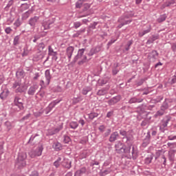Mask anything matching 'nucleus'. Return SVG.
<instances>
[{
    "mask_svg": "<svg viewBox=\"0 0 176 176\" xmlns=\"http://www.w3.org/2000/svg\"><path fill=\"white\" fill-rule=\"evenodd\" d=\"M174 5H176V1L175 0H170V1H166L164 4H163V8H171V6H174Z\"/></svg>",
    "mask_w": 176,
    "mask_h": 176,
    "instance_id": "5701e85b",
    "label": "nucleus"
},
{
    "mask_svg": "<svg viewBox=\"0 0 176 176\" xmlns=\"http://www.w3.org/2000/svg\"><path fill=\"white\" fill-rule=\"evenodd\" d=\"M60 101V100H56L52 102L49 104V106L47 107V109H46V114L47 115V113H48L49 112H50V111H52V109H53V108H54V107H56V104H59Z\"/></svg>",
    "mask_w": 176,
    "mask_h": 176,
    "instance_id": "6ab92c4d",
    "label": "nucleus"
},
{
    "mask_svg": "<svg viewBox=\"0 0 176 176\" xmlns=\"http://www.w3.org/2000/svg\"><path fill=\"white\" fill-rule=\"evenodd\" d=\"M151 31H152V27L151 26V25H149L148 26H147L146 30L139 32L138 36L140 38H142V36H144V35H146V34H149V32H151Z\"/></svg>",
    "mask_w": 176,
    "mask_h": 176,
    "instance_id": "aec40b11",
    "label": "nucleus"
},
{
    "mask_svg": "<svg viewBox=\"0 0 176 176\" xmlns=\"http://www.w3.org/2000/svg\"><path fill=\"white\" fill-rule=\"evenodd\" d=\"M82 0H78L76 3V8H77V9H80L82 8Z\"/></svg>",
    "mask_w": 176,
    "mask_h": 176,
    "instance_id": "6e6d98bb",
    "label": "nucleus"
},
{
    "mask_svg": "<svg viewBox=\"0 0 176 176\" xmlns=\"http://www.w3.org/2000/svg\"><path fill=\"white\" fill-rule=\"evenodd\" d=\"M97 24H98V22H94L93 23H91L89 25V28H91V30H96V27H97Z\"/></svg>",
    "mask_w": 176,
    "mask_h": 176,
    "instance_id": "052dcab7",
    "label": "nucleus"
},
{
    "mask_svg": "<svg viewBox=\"0 0 176 176\" xmlns=\"http://www.w3.org/2000/svg\"><path fill=\"white\" fill-rule=\"evenodd\" d=\"M20 38H21V35H17L14 38L13 45L14 46H17V45H20Z\"/></svg>",
    "mask_w": 176,
    "mask_h": 176,
    "instance_id": "c9c22d12",
    "label": "nucleus"
},
{
    "mask_svg": "<svg viewBox=\"0 0 176 176\" xmlns=\"http://www.w3.org/2000/svg\"><path fill=\"white\" fill-rule=\"evenodd\" d=\"M82 25V23L80 21L74 22V28L77 29L79 28Z\"/></svg>",
    "mask_w": 176,
    "mask_h": 176,
    "instance_id": "0e129e2a",
    "label": "nucleus"
},
{
    "mask_svg": "<svg viewBox=\"0 0 176 176\" xmlns=\"http://www.w3.org/2000/svg\"><path fill=\"white\" fill-rule=\"evenodd\" d=\"M27 159V153H20L18 155V161L16 163V166H18L19 168L25 167L26 163L25 160Z\"/></svg>",
    "mask_w": 176,
    "mask_h": 176,
    "instance_id": "f257e3e1",
    "label": "nucleus"
},
{
    "mask_svg": "<svg viewBox=\"0 0 176 176\" xmlns=\"http://www.w3.org/2000/svg\"><path fill=\"white\" fill-rule=\"evenodd\" d=\"M45 76L47 80V84L50 85V80L52 79V75L50 74V69H47L45 72Z\"/></svg>",
    "mask_w": 176,
    "mask_h": 176,
    "instance_id": "bb28decb",
    "label": "nucleus"
},
{
    "mask_svg": "<svg viewBox=\"0 0 176 176\" xmlns=\"http://www.w3.org/2000/svg\"><path fill=\"white\" fill-rule=\"evenodd\" d=\"M13 0H10L8 1V3L7 4V6L5 8L6 10H9V8H10V6H12V5H13Z\"/></svg>",
    "mask_w": 176,
    "mask_h": 176,
    "instance_id": "4d7b16f0",
    "label": "nucleus"
},
{
    "mask_svg": "<svg viewBox=\"0 0 176 176\" xmlns=\"http://www.w3.org/2000/svg\"><path fill=\"white\" fill-rule=\"evenodd\" d=\"M120 135H122L123 137V140L126 138V142H129L130 141H133L134 137L133 136V134H131V132L130 131H126L124 129H122L119 131Z\"/></svg>",
    "mask_w": 176,
    "mask_h": 176,
    "instance_id": "20e7f679",
    "label": "nucleus"
},
{
    "mask_svg": "<svg viewBox=\"0 0 176 176\" xmlns=\"http://www.w3.org/2000/svg\"><path fill=\"white\" fill-rule=\"evenodd\" d=\"M157 57H159V53L156 50H153L151 52L149 53V60L152 61V63H155L156 60H157Z\"/></svg>",
    "mask_w": 176,
    "mask_h": 176,
    "instance_id": "9b49d317",
    "label": "nucleus"
},
{
    "mask_svg": "<svg viewBox=\"0 0 176 176\" xmlns=\"http://www.w3.org/2000/svg\"><path fill=\"white\" fill-rule=\"evenodd\" d=\"M96 53H97V51H96V49L92 48L91 49L90 52L88 53V56H94V54H96Z\"/></svg>",
    "mask_w": 176,
    "mask_h": 176,
    "instance_id": "13d9d810",
    "label": "nucleus"
},
{
    "mask_svg": "<svg viewBox=\"0 0 176 176\" xmlns=\"http://www.w3.org/2000/svg\"><path fill=\"white\" fill-rule=\"evenodd\" d=\"M124 16L129 20V19H131V17H134V14L131 12H125L124 14Z\"/></svg>",
    "mask_w": 176,
    "mask_h": 176,
    "instance_id": "49530a36",
    "label": "nucleus"
},
{
    "mask_svg": "<svg viewBox=\"0 0 176 176\" xmlns=\"http://www.w3.org/2000/svg\"><path fill=\"white\" fill-rule=\"evenodd\" d=\"M86 32V29H81L78 31H77L76 33H75L74 35H73V38H78V36H79V35H81L82 34H83V32Z\"/></svg>",
    "mask_w": 176,
    "mask_h": 176,
    "instance_id": "a19ab883",
    "label": "nucleus"
},
{
    "mask_svg": "<svg viewBox=\"0 0 176 176\" xmlns=\"http://www.w3.org/2000/svg\"><path fill=\"white\" fill-rule=\"evenodd\" d=\"M119 138V133L118 131L113 132L109 138V142H115Z\"/></svg>",
    "mask_w": 176,
    "mask_h": 176,
    "instance_id": "a211bd4d",
    "label": "nucleus"
},
{
    "mask_svg": "<svg viewBox=\"0 0 176 176\" xmlns=\"http://www.w3.org/2000/svg\"><path fill=\"white\" fill-rule=\"evenodd\" d=\"M155 155L153 154L148 155L145 159H144V164H151L152 163V160H153V157Z\"/></svg>",
    "mask_w": 176,
    "mask_h": 176,
    "instance_id": "a878e982",
    "label": "nucleus"
},
{
    "mask_svg": "<svg viewBox=\"0 0 176 176\" xmlns=\"http://www.w3.org/2000/svg\"><path fill=\"white\" fill-rule=\"evenodd\" d=\"M25 75V73L24 72V70L19 69L16 72V78H24V76Z\"/></svg>",
    "mask_w": 176,
    "mask_h": 176,
    "instance_id": "2f4dec72",
    "label": "nucleus"
},
{
    "mask_svg": "<svg viewBox=\"0 0 176 176\" xmlns=\"http://www.w3.org/2000/svg\"><path fill=\"white\" fill-rule=\"evenodd\" d=\"M74 50H75V47L72 46H69L66 49V56L68 58L69 62L71 61V58H72V54H74Z\"/></svg>",
    "mask_w": 176,
    "mask_h": 176,
    "instance_id": "4468645a",
    "label": "nucleus"
},
{
    "mask_svg": "<svg viewBox=\"0 0 176 176\" xmlns=\"http://www.w3.org/2000/svg\"><path fill=\"white\" fill-rule=\"evenodd\" d=\"M174 157H175V154L174 152H169L168 153V159L170 162L174 161Z\"/></svg>",
    "mask_w": 176,
    "mask_h": 176,
    "instance_id": "3c124183",
    "label": "nucleus"
},
{
    "mask_svg": "<svg viewBox=\"0 0 176 176\" xmlns=\"http://www.w3.org/2000/svg\"><path fill=\"white\" fill-rule=\"evenodd\" d=\"M14 25L15 27H20V25H21V21H20V19H17L16 21H15V22L14 23Z\"/></svg>",
    "mask_w": 176,
    "mask_h": 176,
    "instance_id": "69168bd1",
    "label": "nucleus"
},
{
    "mask_svg": "<svg viewBox=\"0 0 176 176\" xmlns=\"http://www.w3.org/2000/svg\"><path fill=\"white\" fill-rule=\"evenodd\" d=\"M12 31H13V30H12L10 27H8L5 29V32L8 34H11Z\"/></svg>",
    "mask_w": 176,
    "mask_h": 176,
    "instance_id": "774afa93",
    "label": "nucleus"
},
{
    "mask_svg": "<svg viewBox=\"0 0 176 176\" xmlns=\"http://www.w3.org/2000/svg\"><path fill=\"white\" fill-rule=\"evenodd\" d=\"M39 21V16H33L29 19L28 24L32 27V28H35V25H36V23Z\"/></svg>",
    "mask_w": 176,
    "mask_h": 176,
    "instance_id": "2eb2a0df",
    "label": "nucleus"
},
{
    "mask_svg": "<svg viewBox=\"0 0 176 176\" xmlns=\"http://www.w3.org/2000/svg\"><path fill=\"white\" fill-rule=\"evenodd\" d=\"M105 94H107V90H105L104 89H100L97 92L98 96H105Z\"/></svg>",
    "mask_w": 176,
    "mask_h": 176,
    "instance_id": "09e8293b",
    "label": "nucleus"
},
{
    "mask_svg": "<svg viewBox=\"0 0 176 176\" xmlns=\"http://www.w3.org/2000/svg\"><path fill=\"white\" fill-rule=\"evenodd\" d=\"M63 142L64 144H69L71 142V138L69 136L65 135H63Z\"/></svg>",
    "mask_w": 176,
    "mask_h": 176,
    "instance_id": "37998d69",
    "label": "nucleus"
},
{
    "mask_svg": "<svg viewBox=\"0 0 176 176\" xmlns=\"http://www.w3.org/2000/svg\"><path fill=\"white\" fill-rule=\"evenodd\" d=\"M72 164V162H71V160H65V161L63 162V167H65V168L69 169V168H71V167H72V165H71Z\"/></svg>",
    "mask_w": 176,
    "mask_h": 176,
    "instance_id": "7c9ffc66",
    "label": "nucleus"
},
{
    "mask_svg": "<svg viewBox=\"0 0 176 176\" xmlns=\"http://www.w3.org/2000/svg\"><path fill=\"white\" fill-rule=\"evenodd\" d=\"M120 100H122V96L120 95H118V96H114L112 98L109 99L107 101V103L110 106L115 105V104H118V102H119V101H120Z\"/></svg>",
    "mask_w": 176,
    "mask_h": 176,
    "instance_id": "6e6552de",
    "label": "nucleus"
},
{
    "mask_svg": "<svg viewBox=\"0 0 176 176\" xmlns=\"http://www.w3.org/2000/svg\"><path fill=\"white\" fill-rule=\"evenodd\" d=\"M98 116V113H91L88 114V118L90 120H93L94 118H97Z\"/></svg>",
    "mask_w": 176,
    "mask_h": 176,
    "instance_id": "a18cd8bd",
    "label": "nucleus"
},
{
    "mask_svg": "<svg viewBox=\"0 0 176 176\" xmlns=\"http://www.w3.org/2000/svg\"><path fill=\"white\" fill-rule=\"evenodd\" d=\"M133 20L128 19L124 15H122V16L119 17L118 19V22L120 23V24L118 25V28H122L123 25H127V24H130Z\"/></svg>",
    "mask_w": 176,
    "mask_h": 176,
    "instance_id": "39448f33",
    "label": "nucleus"
},
{
    "mask_svg": "<svg viewBox=\"0 0 176 176\" xmlns=\"http://www.w3.org/2000/svg\"><path fill=\"white\" fill-rule=\"evenodd\" d=\"M144 99L142 98H137L136 97H133L129 100V104H135L137 102H142Z\"/></svg>",
    "mask_w": 176,
    "mask_h": 176,
    "instance_id": "393cba45",
    "label": "nucleus"
},
{
    "mask_svg": "<svg viewBox=\"0 0 176 176\" xmlns=\"http://www.w3.org/2000/svg\"><path fill=\"white\" fill-rule=\"evenodd\" d=\"M39 96V97H41V98H43V97H45V92L43 91H38L36 95V97H38Z\"/></svg>",
    "mask_w": 176,
    "mask_h": 176,
    "instance_id": "e2e57ef3",
    "label": "nucleus"
},
{
    "mask_svg": "<svg viewBox=\"0 0 176 176\" xmlns=\"http://www.w3.org/2000/svg\"><path fill=\"white\" fill-rule=\"evenodd\" d=\"M80 58H82V57L77 54V55L75 56L73 61L72 62V64H75V63H76V61H78V60H79Z\"/></svg>",
    "mask_w": 176,
    "mask_h": 176,
    "instance_id": "bf43d9fd",
    "label": "nucleus"
},
{
    "mask_svg": "<svg viewBox=\"0 0 176 176\" xmlns=\"http://www.w3.org/2000/svg\"><path fill=\"white\" fill-rule=\"evenodd\" d=\"M32 10H29L25 13H23L22 14V20H27L30 17V15L32 14Z\"/></svg>",
    "mask_w": 176,
    "mask_h": 176,
    "instance_id": "c756f323",
    "label": "nucleus"
},
{
    "mask_svg": "<svg viewBox=\"0 0 176 176\" xmlns=\"http://www.w3.org/2000/svg\"><path fill=\"white\" fill-rule=\"evenodd\" d=\"M30 6H31V4H28L27 3L21 4V12H24L25 10L30 9Z\"/></svg>",
    "mask_w": 176,
    "mask_h": 176,
    "instance_id": "4c0bfd02",
    "label": "nucleus"
},
{
    "mask_svg": "<svg viewBox=\"0 0 176 176\" xmlns=\"http://www.w3.org/2000/svg\"><path fill=\"white\" fill-rule=\"evenodd\" d=\"M131 157L133 160H137L138 157V149L134 146H132Z\"/></svg>",
    "mask_w": 176,
    "mask_h": 176,
    "instance_id": "412c9836",
    "label": "nucleus"
},
{
    "mask_svg": "<svg viewBox=\"0 0 176 176\" xmlns=\"http://www.w3.org/2000/svg\"><path fill=\"white\" fill-rule=\"evenodd\" d=\"M87 175V169L86 167H82L80 169H78L76 173V176H83Z\"/></svg>",
    "mask_w": 176,
    "mask_h": 176,
    "instance_id": "f3484780",
    "label": "nucleus"
},
{
    "mask_svg": "<svg viewBox=\"0 0 176 176\" xmlns=\"http://www.w3.org/2000/svg\"><path fill=\"white\" fill-rule=\"evenodd\" d=\"M170 102H173V101H171L170 99L166 98L161 106L162 111H166L168 109V107H170L169 104H170Z\"/></svg>",
    "mask_w": 176,
    "mask_h": 176,
    "instance_id": "dca6fc26",
    "label": "nucleus"
},
{
    "mask_svg": "<svg viewBox=\"0 0 176 176\" xmlns=\"http://www.w3.org/2000/svg\"><path fill=\"white\" fill-rule=\"evenodd\" d=\"M171 49L173 53H176V42L171 44Z\"/></svg>",
    "mask_w": 176,
    "mask_h": 176,
    "instance_id": "338daca9",
    "label": "nucleus"
},
{
    "mask_svg": "<svg viewBox=\"0 0 176 176\" xmlns=\"http://www.w3.org/2000/svg\"><path fill=\"white\" fill-rule=\"evenodd\" d=\"M44 49H45V43H40L38 45V50H39L40 52H42V50H43Z\"/></svg>",
    "mask_w": 176,
    "mask_h": 176,
    "instance_id": "5fc2aeb1",
    "label": "nucleus"
},
{
    "mask_svg": "<svg viewBox=\"0 0 176 176\" xmlns=\"http://www.w3.org/2000/svg\"><path fill=\"white\" fill-rule=\"evenodd\" d=\"M48 56H51L52 57V60L54 61L58 60V56H58V53L54 51V49H53L52 45L48 46Z\"/></svg>",
    "mask_w": 176,
    "mask_h": 176,
    "instance_id": "0eeeda50",
    "label": "nucleus"
},
{
    "mask_svg": "<svg viewBox=\"0 0 176 176\" xmlns=\"http://www.w3.org/2000/svg\"><path fill=\"white\" fill-rule=\"evenodd\" d=\"M166 19H167V15L164 14L160 16V17L157 19V23H163V21H166Z\"/></svg>",
    "mask_w": 176,
    "mask_h": 176,
    "instance_id": "58836bf2",
    "label": "nucleus"
},
{
    "mask_svg": "<svg viewBox=\"0 0 176 176\" xmlns=\"http://www.w3.org/2000/svg\"><path fill=\"white\" fill-rule=\"evenodd\" d=\"M63 130V124H60L56 128H53L48 130V135H54V134H57V133Z\"/></svg>",
    "mask_w": 176,
    "mask_h": 176,
    "instance_id": "1a4fd4ad",
    "label": "nucleus"
},
{
    "mask_svg": "<svg viewBox=\"0 0 176 176\" xmlns=\"http://www.w3.org/2000/svg\"><path fill=\"white\" fill-rule=\"evenodd\" d=\"M14 105L17 107L18 111L24 109V99L21 98L19 95H15L14 98Z\"/></svg>",
    "mask_w": 176,
    "mask_h": 176,
    "instance_id": "f03ea898",
    "label": "nucleus"
},
{
    "mask_svg": "<svg viewBox=\"0 0 176 176\" xmlns=\"http://www.w3.org/2000/svg\"><path fill=\"white\" fill-rule=\"evenodd\" d=\"M5 126L8 131L12 130V129L13 128V126H12V122L9 121H6L5 122Z\"/></svg>",
    "mask_w": 176,
    "mask_h": 176,
    "instance_id": "de8ad7c7",
    "label": "nucleus"
},
{
    "mask_svg": "<svg viewBox=\"0 0 176 176\" xmlns=\"http://www.w3.org/2000/svg\"><path fill=\"white\" fill-rule=\"evenodd\" d=\"M69 126L70 129H72L73 130H76L78 127L79 126V124H78L77 122L72 121L69 122Z\"/></svg>",
    "mask_w": 176,
    "mask_h": 176,
    "instance_id": "473e14b6",
    "label": "nucleus"
},
{
    "mask_svg": "<svg viewBox=\"0 0 176 176\" xmlns=\"http://www.w3.org/2000/svg\"><path fill=\"white\" fill-rule=\"evenodd\" d=\"M85 50H86V49H85V48H82V49L78 50L77 54H78L80 57H82V56H83V54H85Z\"/></svg>",
    "mask_w": 176,
    "mask_h": 176,
    "instance_id": "864d4df0",
    "label": "nucleus"
},
{
    "mask_svg": "<svg viewBox=\"0 0 176 176\" xmlns=\"http://www.w3.org/2000/svg\"><path fill=\"white\" fill-rule=\"evenodd\" d=\"M159 38V34H153L151 37H149L148 40L146 41V45H151V43H153L155 41H157Z\"/></svg>",
    "mask_w": 176,
    "mask_h": 176,
    "instance_id": "4be33fe9",
    "label": "nucleus"
},
{
    "mask_svg": "<svg viewBox=\"0 0 176 176\" xmlns=\"http://www.w3.org/2000/svg\"><path fill=\"white\" fill-rule=\"evenodd\" d=\"M91 87H85L82 90V94H83V96H86L87 93L91 91Z\"/></svg>",
    "mask_w": 176,
    "mask_h": 176,
    "instance_id": "e433bc0d",
    "label": "nucleus"
},
{
    "mask_svg": "<svg viewBox=\"0 0 176 176\" xmlns=\"http://www.w3.org/2000/svg\"><path fill=\"white\" fill-rule=\"evenodd\" d=\"M131 149V146H126V145H123L120 147L116 152L119 155H129L130 153V151Z\"/></svg>",
    "mask_w": 176,
    "mask_h": 176,
    "instance_id": "423d86ee",
    "label": "nucleus"
},
{
    "mask_svg": "<svg viewBox=\"0 0 176 176\" xmlns=\"http://www.w3.org/2000/svg\"><path fill=\"white\" fill-rule=\"evenodd\" d=\"M38 135H38V133H36V135H32L31 137H30V140H29V141H28V144H34V140H35V138L36 137H38Z\"/></svg>",
    "mask_w": 176,
    "mask_h": 176,
    "instance_id": "603ef678",
    "label": "nucleus"
},
{
    "mask_svg": "<svg viewBox=\"0 0 176 176\" xmlns=\"http://www.w3.org/2000/svg\"><path fill=\"white\" fill-rule=\"evenodd\" d=\"M38 89L39 86L38 85H33L28 90V96H34L35 93H36V90H38Z\"/></svg>",
    "mask_w": 176,
    "mask_h": 176,
    "instance_id": "f8f14e48",
    "label": "nucleus"
},
{
    "mask_svg": "<svg viewBox=\"0 0 176 176\" xmlns=\"http://www.w3.org/2000/svg\"><path fill=\"white\" fill-rule=\"evenodd\" d=\"M42 115H43V110L37 111L34 113L36 118H39V116H42Z\"/></svg>",
    "mask_w": 176,
    "mask_h": 176,
    "instance_id": "680f3d73",
    "label": "nucleus"
},
{
    "mask_svg": "<svg viewBox=\"0 0 176 176\" xmlns=\"http://www.w3.org/2000/svg\"><path fill=\"white\" fill-rule=\"evenodd\" d=\"M150 143H151V132L148 131L145 138L143 140L142 146L143 148H146V146H148V145H149Z\"/></svg>",
    "mask_w": 176,
    "mask_h": 176,
    "instance_id": "9d476101",
    "label": "nucleus"
},
{
    "mask_svg": "<svg viewBox=\"0 0 176 176\" xmlns=\"http://www.w3.org/2000/svg\"><path fill=\"white\" fill-rule=\"evenodd\" d=\"M171 121V116H166L162 120L161 122L167 127L168 122Z\"/></svg>",
    "mask_w": 176,
    "mask_h": 176,
    "instance_id": "b1692460",
    "label": "nucleus"
},
{
    "mask_svg": "<svg viewBox=\"0 0 176 176\" xmlns=\"http://www.w3.org/2000/svg\"><path fill=\"white\" fill-rule=\"evenodd\" d=\"M42 152H43V145L39 144L36 149L32 150L29 155L32 159L34 157L42 156Z\"/></svg>",
    "mask_w": 176,
    "mask_h": 176,
    "instance_id": "7ed1b4c3",
    "label": "nucleus"
},
{
    "mask_svg": "<svg viewBox=\"0 0 176 176\" xmlns=\"http://www.w3.org/2000/svg\"><path fill=\"white\" fill-rule=\"evenodd\" d=\"M9 96V90L5 89L0 94V98L1 100H6L8 98V96Z\"/></svg>",
    "mask_w": 176,
    "mask_h": 176,
    "instance_id": "cd10ccee",
    "label": "nucleus"
},
{
    "mask_svg": "<svg viewBox=\"0 0 176 176\" xmlns=\"http://www.w3.org/2000/svg\"><path fill=\"white\" fill-rule=\"evenodd\" d=\"M165 110H162L160 107V110L157 111L154 115V118H159V116H163L164 115Z\"/></svg>",
    "mask_w": 176,
    "mask_h": 176,
    "instance_id": "ea45409f",
    "label": "nucleus"
},
{
    "mask_svg": "<svg viewBox=\"0 0 176 176\" xmlns=\"http://www.w3.org/2000/svg\"><path fill=\"white\" fill-rule=\"evenodd\" d=\"M21 85V82H20V81H15L12 84V89H17L18 87H20Z\"/></svg>",
    "mask_w": 176,
    "mask_h": 176,
    "instance_id": "8fccbe9b",
    "label": "nucleus"
},
{
    "mask_svg": "<svg viewBox=\"0 0 176 176\" xmlns=\"http://www.w3.org/2000/svg\"><path fill=\"white\" fill-rule=\"evenodd\" d=\"M114 65L115 67L112 68V75H113V76L118 75V73L119 71H120V69H118V67H119V63H116Z\"/></svg>",
    "mask_w": 176,
    "mask_h": 176,
    "instance_id": "72a5a7b5",
    "label": "nucleus"
},
{
    "mask_svg": "<svg viewBox=\"0 0 176 176\" xmlns=\"http://www.w3.org/2000/svg\"><path fill=\"white\" fill-rule=\"evenodd\" d=\"M25 91V87L24 85H21V84L19 85V87H17V89H15V93H24Z\"/></svg>",
    "mask_w": 176,
    "mask_h": 176,
    "instance_id": "f704fd0d",
    "label": "nucleus"
},
{
    "mask_svg": "<svg viewBox=\"0 0 176 176\" xmlns=\"http://www.w3.org/2000/svg\"><path fill=\"white\" fill-rule=\"evenodd\" d=\"M54 23V19H50L48 21H45L42 23V28H43V30H49L50 29V25Z\"/></svg>",
    "mask_w": 176,
    "mask_h": 176,
    "instance_id": "ddd939ff",
    "label": "nucleus"
},
{
    "mask_svg": "<svg viewBox=\"0 0 176 176\" xmlns=\"http://www.w3.org/2000/svg\"><path fill=\"white\" fill-rule=\"evenodd\" d=\"M124 145L122 142L118 141L117 143L115 144V150L116 152L121 147H122Z\"/></svg>",
    "mask_w": 176,
    "mask_h": 176,
    "instance_id": "79ce46f5",
    "label": "nucleus"
},
{
    "mask_svg": "<svg viewBox=\"0 0 176 176\" xmlns=\"http://www.w3.org/2000/svg\"><path fill=\"white\" fill-rule=\"evenodd\" d=\"M166 130H167V126L164 125V124H162V122H160V131H161V133H164Z\"/></svg>",
    "mask_w": 176,
    "mask_h": 176,
    "instance_id": "c03bdc74",
    "label": "nucleus"
},
{
    "mask_svg": "<svg viewBox=\"0 0 176 176\" xmlns=\"http://www.w3.org/2000/svg\"><path fill=\"white\" fill-rule=\"evenodd\" d=\"M52 148H54L55 151H58L63 149V146L61 145V143L56 142L53 144Z\"/></svg>",
    "mask_w": 176,
    "mask_h": 176,
    "instance_id": "c85d7f7f",
    "label": "nucleus"
}]
</instances>
